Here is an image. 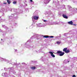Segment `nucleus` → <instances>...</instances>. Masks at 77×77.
<instances>
[{
	"label": "nucleus",
	"instance_id": "1",
	"mask_svg": "<svg viewBox=\"0 0 77 77\" xmlns=\"http://www.w3.org/2000/svg\"><path fill=\"white\" fill-rule=\"evenodd\" d=\"M57 54H60L59 56H63L64 54H65L64 52H62L60 51H57Z\"/></svg>",
	"mask_w": 77,
	"mask_h": 77
},
{
	"label": "nucleus",
	"instance_id": "2",
	"mask_svg": "<svg viewBox=\"0 0 77 77\" xmlns=\"http://www.w3.org/2000/svg\"><path fill=\"white\" fill-rule=\"evenodd\" d=\"M49 53L51 54V55L52 56V57H55V55L53 54V53L52 52H49Z\"/></svg>",
	"mask_w": 77,
	"mask_h": 77
},
{
	"label": "nucleus",
	"instance_id": "3",
	"mask_svg": "<svg viewBox=\"0 0 77 77\" xmlns=\"http://www.w3.org/2000/svg\"><path fill=\"white\" fill-rule=\"evenodd\" d=\"M33 18L34 20H38V18H39V17L34 16Z\"/></svg>",
	"mask_w": 77,
	"mask_h": 77
},
{
	"label": "nucleus",
	"instance_id": "4",
	"mask_svg": "<svg viewBox=\"0 0 77 77\" xmlns=\"http://www.w3.org/2000/svg\"><path fill=\"white\" fill-rule=\"evenodd\" d=\"M63 17L64 18H66V19H68V17L66 16V15L63 14Z\"/></svg>",
	"mask_w": 77,
	"mask_h": 77
},
{
	"label": "nucleus",
	"instance_id": "5",
	"mask_svg": "<svg viewBox=\"0 0 77 77\" xmlns=\"http://www.w3.org/2000/svg\"><path fill=\"white\" fill-rule=\"evenodd\" d=\"M68 24H70V25H72V24H73V22L72 21H70L69 22H68Z\"/></svg>",
	"mask_w": 77,
	"mask_h": 77
},
{
	"label": "nucleus",
	"instance_id": "6",
	"mask_svg": "<svg viewBox=\"0 0 77 77\" xmlns=\"http://www.w3.org/2000/svg\"><path fill=\"white\" fill-rule=\"evenodd\" d=\"M7 2L9 4H11V2L10 0H7Z\"/></svg>",
	"mask_w": 77,
	"mask_h": 77
},
{
	"label": "nucleus",
	"instance_id": "7",
	"mask_svg": "<svg viewBox=\"0 0 77 77\" xmlns=\"http://www.w3.org/2000/svg\"><path fill=\"white\" fill-rule=\"evenodd\" d=\"M66 50H67V48H64L63 49V51H65H65H66Z\"/></svg>",
	"mask_w": 77,
	"mask_h": 77
},
{
	"label": "nucleus",
	"instance_id": "8",
	"mask_svg": "<svg viewBox=\"0 0 77 77\" xmlns=\"http://www.w3.org/2000/svg\"><path fill=\"white\" fill-rule=\"evenodd\" d=\"M44 38H49V36L48 35H45L43 36Z\"/></svg>",
	"mask_w": 77,
	"mask_h": 77
},
{
	"label": "nucleus",
	"instance_id": "9",
	"mask_svg": "<svg viewBox=\"0 0 77 77\" xmlns=\"http://www.w3.org/2000/svg\"><path fill=\"white\" fill-rule=\"evenodd\" d=\"M69 51H70L69 49H68L67 50H66L65 53H68L69 52Z\"/></svg>",
	"mask_w": 77,
	"mask_h": 77
},
{
	"label": "nucleus",
	"instance_id": "10",
	"mask_svg": "<svg viewBox=\"0 0 77 77\" xmlns=\"http://www.w3.org/2000/svg\"><path fill=\"white\" fill-rule=\"evenodd\" d=\"M31 69H35L36 68V67H31Z\"/></svg>",
	"mask_w": 77,
	"mask_h": 77
},
{
	"label": "nucleus",
	"instance_id": "11",
	"mask_svg": "<svg viewBox=\"0 0 77 77\" xmlns=\"http://www.w3.org/2000/svg\"><path fill=\"white\" fill-rule=\"evenodd\" d=\"M17 2H16V1H14V2H13V4H17Z\"/></svg>",
	"mask_w": 77,
	"mask_h": 77
},
{
	"label": "nucleus",
	"instance_id": "12",
	"mask_svg": "<svg viewBox=\"0 0 77 77\" xmlns=\"http://www.w3.org/2000/svg\"><path fill=\"white\" fill-rule=\"evenodd\" d=\"M57 44H60V41H57Z\"/></svg>",
	"mask_w": 77,
	"mask_h": 77
},
{
	"label": "nucleus",
	"instance_id": "13",
	"mask_svg": "<svg viewBox=\"0 0 77 77\" xmlns=\"http://www.w3.org/2000/svg\"><path fill=\"white\" fill-rule=\"evenodd\" d=\"M49 38H54V36H49Z\"/></svg>",
	"mask_w": 77,
	"mask_h": 77
},
{
	"label": "nucleus",
	"instance_id": "14",
	"mask_svg": "<svg viewBox=\"0 0 77 77\" xmlns=\"http://www.w3.org/2000/svg\"><path fill=\"white\" fill-rule=\"evenodd\" d=\"M76 77V76H75V75H73L72 76V77Z\"/></svg>",
	"mask_w": 77,
	"mask_h": 77
},
{
	"label": "nucleus",
	"instance_id": "15",
	"mask_svg": "<svg viewBox=\"0 0 77 77\" xmlns=\"http://www.w3.org/2000/svg\"><path fill=\"white\" fill-rule=\"evenodd\" d=\"M43 21H44V22H47V20H44Z\"/></svg>",
	"mask_w": 77,
	"mask_h": 77
},
{
	"label": "nucleus",
	"instance_id": "16",
	"mask_svg": "<svg viewBox=\"0 0 77 77\" xmlns=\"http://www.w3.org/2000/svg\"><path fill=\"white\" fill-rule=\"evenodd\" d=\"M4 4H7V2H4Z\"/></svg>",
	"mask_w": 77,
	"mask_h": 77
},
{
	"label": "nucleus",
	"instance_id": "17",
	"mask_svg": "<svg viewBox=\"0 0 77 77\" xmlns=\"http://www.w3.org/2000/svg\"><path fill=\"white\" fill-rule=\"evenodd\" d=\"M30 1L31 2H33V1L32 0H30Z\"/></svg>",
	"mask_w": 77,
	"mask_h": 77
},
{
	"label": "nucleus",
	"instance_id": "18",
	"mask_svg": "<svg viewBox=\"0 0 77 77\" xmlns=\"http://www.w3.org/2000/svg\"><path fill=\"white\" fill-rule=\"evenodd\" d=\"M74 26H76V25H75V24H74Z\"/></svg>",
	"mask_w": 77,
	"mask_h": 77
},
{
	"label": "nucleus",
	"instance_id": "19",
	"mask_svg": "<svg viewBox=\"0 0 77 77\" xmlns=\"http://www.w3.org/2000/svg\"><path fill=\"white\" fill-rule=\"evenodd\" d=\"M1 40L2 41L3 40V39H1Z\"/></svg>",
	"mask_w": 77,
	"mask_h": 77
},
{
	"label": "nucleus",
	"instance_id": "20",
	"mask_svg": "<svg viewBox=\"0 0 77 77\" xmlns=\"http://www.w3.org/2000/svg\"><path fill=\"white\" fill-rule=\"evenodd\" d=\"M68 62H69V61H68Z\"/></svg>",
	"mask_w": 77,
	"mask_h": 77
}]
</instances>
